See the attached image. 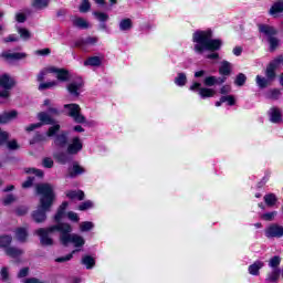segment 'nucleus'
I'll use <instances>...</instances> for the list:
<instances>
[{"label":"nucleus","mask_w":283,"mask_h":283,"mask_svg":"<svg viewBox=\"0 0 283 283\" xmlns=\"http://www.w3.org/2000/svg\"><path fill=\"white\" fill-rule=\"evenodd\" d=\"M30 275V268L29 266H25V268H22L19 273H18V279L21 280L23 277H28Z\"/></svg>","instance_id":"60"},{"label":"nucleus","mask_w":283,"mask_h":283,"mask_svg":"<svg viewBox=\"0 0 283 283\" xmlns=\"http://www.w3.org/2000/svg\"><path fill=\"white\" fill-rule=\"evenodd\" d=\"M175 84L178 85V87H185V85H187V74L178 73L175 77Z\"/></svg>","instance_id":"36"},{"label":"nucleus","mask_w":283,"mask_h":283,"mask_svg":"<svg viewBox=\"0 0 283 283\" xmlns=\"http://www.w3.org/2000/svg\"><path fill=\"white\" fill-rule=\"evenodd\" d=\"M33 8H38L39 10L43 8H48L50 6V0H34L32 3Z\"/></svg>","instance_id":"48"},{"label":"nucleus","mask_w":283,"mask_h":283,"mask_svg":"<svg viewBox=\"0 0 283 283\" xmlns=\"http://www.w3.org/2000/svg\"><path fill=\"white\" fill-rule=\"evenodd\" d=\"M260 34L266 36L269 43V52H275L280 48V39H277V29L270 24H258Z\"/></svg>","instance_id":"6"},{"label":"nucleus","mask_w":283,"mask_h":283,"mask_svg":"<svg viewBox=\"0 0 283 283\" xmlns=\"http://www.w3.org/2000/svg\"><path fill=\"white\" fill-rule=\"evenodd\" d=\"M81 87H83V82H73V83H70L67 85V92L71 94V96H81V93L78 92V90H81Z\"/></svg>","instance_id":"19"},{"label":"nucleus","mask_w":283,"mask_h":283,"mask_svg":"<svg viewBox=\"0 0 283 283\" xmlns=\"http://www.w3.org/2000/svg\"><path fill=\"white\" fill-rule=\"evenodd\" d=\"M28 54L25 53H2V57L11 61H21V59H25Z\"/></svg>","instance_id":"30"},{"label":"nucleus","mask_w":283,"mask_h":283,"mask_svg":"<svg viewBox=\"0 0 283 283\" xmlns=\"http://www.w3.org/2000/svg\"><path fill=\"white\" fill-rule=\"evenodd\" d=\"M94 229V223L92 221H84L80 226V231L87 232Z\"/></svg>","instance_id":"51"},{"label":"nucleus","mask_w":283,"mask_h":283,"mask_svg":"<svg viewBox=\"0 0 283 283\" xmlns=\"http://www.w3.org/2000/svg\"><path fill=\"white\" fill-rule=\"evenodd\" d=\"M67 171H69L67 174L69 178H77V176H83V174H85L86 170L83 166L77 164V161H74L73 166L69 167Z\"/></svg>","instance_id":"13"},{"label":"nucleus","mask_w":283,"mask_h":283,"mask_svg":"<svg viewBox=\"0 0 283 283\" xmlns=\"http://www.w3.org/2000/svg\"><path fill=\"white\" fill-rule=\"evenodd\" d=\"M56 85H59L56 81L42 82L39 84L38 90L39 92H45V90H52V87H56Z\"/></svg>","instance_id":"34"},{"label":"nucleus","mask_w":283,"mask_h":283,"mask_svg":"<svg viewBox=\"0 0 283 283\" xmlns=\"http://www.w3.org/2000/svg\"><path fill=\"white\" fill-rule=\"evenodd\" d=\"M88 10H92V3H90V0H83L80 4L78 11L82 12V14H85Z\"/></svg>","instance_id":"44"},{"label":"nucleus","mask_w":283,"mask_h":283,"mask_svg":"<svg viewBox=\"0 0 283 283\" xmlns=\"http://www.w3.org/2000/svg\"><path fill=\"white\" fill-rule=\"evenodd\" d=\"M67 154L71 156H76V154L83 151V142L81 137H73L71 144L66 148Z\"/></svg>","instance_id":"9"},{"label":"nucleus","mask_w":283,"mask_h":283,"mask_svg":"<svg viewBox=\"0 0 283 283\" xmlns=\"http://www.w3.org/2000/svg\"><path fill=\"white\" fill-rule=\"evenodd\" d=\"M72 118L75 123H78V124L87 123V118H85L83 114H81V112L74 115Z\"/></svg>","instance_id":"63"},{"label":"nucleus","mask_w":283,"mask_h":283,"mask_svg":"<svg viewBox=\"0 0 283 283\" xmlns=\"http://www.w3.org/2000/svg\"><path fill=\"white\" fill-rule=\"evenodd\" d=\"M221 101L223 103H228L230 107H233V105H235V96L233 95H223L221 96Z\"/></svg>","instance_id":"53"},{"label":"nucleus","mask_w":283,"mask_h":283,"mask_svg":"<svg viewBox=\"0 0 283 283\" xmlns=\"http://www.w3.org/2000/svg\"><path fill=\"white\" fill-rule=\"evenodd\" d=\"M28 211H30V208L28 206H18L14 209V213L15 216H18V218L28 216Z\"/></svg>","instance_id":"41"},{"label":"nucleus","mask_w":283,"mask_h":283,"mask_svg":"<svg viewBox=\"0 0 283 283\" xmlns=\"http://www.w3.org/2000/svg\"><path fill=\"white\" fill-rule=\"evenodd\" d=\"M43 142H45V135L41 133H36L31 140V145H34V143H43Z\"/></svg>","instance_id":"58"},{"label":"nucleus","mask_w":283,"mask_h":283,"mask_svg":"<svg viewBox=\"0 0 283 283\" xmlns=\"http://www.w3.org/2000/svg\"><path fill=\"white\" fill-rule=\"evenodd\" d=\"M35 177L29 176L24 182H22V189H30L34 185Z\"/></svg>","instance_id":"56"},{"label":"nucleus","mask_w":283,"mask_h":283,"mask_svg":"<svg viewBox=\"0 0 283 283\" xmlns=\"http://www.w3.org/2000/svg\"><path fill=\"white\" fill-rule=\"evenodd\" d=\"M17 85V81L10 76L8 73H3L0 75V98H10V90H12Z\"/></svg>","instance_id":"7"},{"label":"nucleus","mask_w":283,"mask_h":283,"mask_svg":"<svg viewBox=\"0 0 283 283\" xmlns=\"http://www.w3.org/2000/svg\"><path fill=\"white\" fill-rule=\"evenodd\" d=\"M65 196L70 200H85V192L83 190H69L65 192Z\"/></svg>","instance_id":"18"},{"label":"nucleus","mask_w":283,"mask_h":283,"mask_svg":"<svg viewBox=\"0 0 283 283\" xmlns=\"http://www.w3.org/2000/svg\"><path fill=\"white\" fill-rule=\"evenodd\" d=\"M11 244H12V235L4 234L0 237L1 249H4L6 251V249H10Z\"/></svg>","instance_id":"33"},{"label":"nucleus","mask_w":283,"mask_h":283,"mask_svg":"<svg viewBox=\"0 0 283 283\" xmlns=\"http://www.w3.org/2000/svg\"><path fill=\"white\" fill-rule=\"evenodd\" d=\"M6 145L10 151H17V149H21V146L19 145V142H17V139L8 140Z\"/></svg>","instance_id":"45"},{"label":"nucleus","mask_w":283,"mask_h":283,"mask_svg":"<svg viewBox=\"0 0 283 283\" xmlns=\"http://www.w3.org/2000/svg\"><path fill=\"white\" fill-rule=\"evenodd\" d=\"M24 172L25 174H33L34 176H36L38 178H43V176H44V172H43V170H41V169H38V168H25L24 169Z\"/></svg>","instance_id":"50"},{"label":"nucleus","mask_w":283,"mask_h":283,"mask_svg":"<svg viewBox=\"0 0 283 283\" xmlns=\"http://www.w3.org/2000/svg\"><path fill=\"white\" fill-rule=\"evenodd\" d=\"M245 84H247V75L244 73L237 74L234 78V85H237V87H244Z\"/></svg>","instance_id":"37"},{"label":"nucleus","mask_w":283,"mask_h":283,"mask_svg":"<svg viewBox=\"0 0 283 283\" xmlns=\"http://www.w3.org/2000/svg\"><path fill=\"white\" fill-rule=\"evenodd\" d=\"M48 74H50V67L42 69L36 75L38 83H44L43 81H45V76H48Z\"/></svg>","instance_id":"49"},{"label":"nucleus","mask_w":283,"mask_h":283,"mask_svg":"<svg viewBox=\"0 0 283 283\" xmlns=\"http://www.w3.org/2000/svg\"><path fill=\"white\" fill-rule=\"evenodd\" d=\"M64 109H69V116L74 118L81 112V106L78 104H65Z\"/></svg>","instance_id":"28"},{"label":"nucleus","mask_w":283,"mask_h":283,"mask_svg":"<svg viewBox=\"0 0 283 283\" xmlns=\"http://www.w3.org/2000/svg\"><path fill=\"white\" fill-rule=\"evenodd\" d=\"M266 207H275L277 205V197L275 193H268L263 197Z\"/></svg>","instance_id":"32"},{"label":"nucleus","mask_w":283,"mask_h":283,"mask_svg":"<svg viewBox=\"0 0 283 283\" xmlns=\"http://www.w3.org/2000/svg\"><path fill=\"white\" fill-rule=\"evenodd\" d=\"M231 62L223 61L221 62V65L219 66V74L220 76H231Z\"/></svg>","instance_id":"23"},{"label":"nucleus","mask_w":283,"mask_h":283,"mask_svg":"<svg viewBox=\"0 0 283 283\" xmlns=\"http://www.w3.org/2000/svg\"><path fill=\"white\" fill-rule=\"evenodd\" d=\"M81 262L88 271L96 266V259L90 254L84 255Z\"/></svg>","instance_id":"26"},{"label":"nucleus","mask_w":283,"mask_h":283,"mask_svg":"<svg viewBox=\"0 0 283 283\" xmlns=\"http://www.w3.org/2000/svg\"><path fill=\"white\" fill-rule=\"evenodd\" d=\"M192 42L195 44V52L202 54V52H218L222 48V40L213 39V30H197L192 34Z\"/></svg>","instance_id":"2"},{"label":"nucleus","mask_w":283,"mask_h":283,"mask_svg":"<svg viewBox=\"0 0 283 283\" xmlns=\"http://www.w3.org/2000/svg\"><path fill=\"white\" fill-rule=\"evenodd\" d=\"M59 132H61V125L59 124H55L51 127H49L48 132H46V136L49 138H52V137H56V135L59 134Z\"/></svg>","instance_id":"42"},{"label":"nucleus","mask_w":283,"mask_h":283,"mask_svg":"<svg viewBox=\"0 0 283 283\" xmlns=\"http://www.w3.org/2000/svg\"><path fill=\"white\" fill-rule=\"evenodd\" d=\"M38 120H40L39 124L41 127H43V125H54V123H56L54 118H52V116L45 112L38 113Z\"/></svg>","instance_id":"16"},{"label":"nucleus","mask_w":283,"mask_h":283,"mask_svg":"<svg viewBox=\"0 0 283 283\" xmlns=\"http://www.w3.org/2000/svg\"><path fill=\"white\" fill-rule=\"evenodd\" d=\"M268 238H283V226L277 223L271 224L266 230Z\"/></svg>","instance_id":"12"},{"label":"nucleus","mask_w":283,"mask_h":283,"mask_svg":"<svg viewBox=\"0 0 283 283\" xmlns=\"http://www.w3.org/2000/svg\"><path fill=\"white\" fill-rule=\"evenodd\" d=\"M42 165L43 167H45V169H52V167H54V160H52V158L50 157H45L42 160Z\"/></svg>","instance_id":"59"},{"label":"nucleus","mask_w":283,"mask_h":283,"mask_svg":"<svg viewBox=\"0 0 283 283\" xmlns=\"http://www.w3.org/2000/svg\"><path fill=\"white\" fill-rule=\"evenodd\" d=\"M63 223L53 224L48 228H39L35 233L40 238V243L42 247H52L54 244V239L50 238V233H60L63 235Z\"/></svg>","instance_id":"5"},{"label":"nucleus","mask_w":283,"mask_h":283,"mask_svg":"<svg viewBox=\"0 0 283 283\" xmlns=\"http://www.w3.org/2000/svg\"><path fill=\"white\" fill-rule=\"evenodd\" d=\"M13 202H17V197L14 193H8L2 198L3 207H10V205H13Z\"/></svg>","instance_id":"38"},{"label":"nucleus","mask_w":283,"mask_h":283,"mask_svg":"<svg viewBox=\"0 0 283 283\" xmlns=\"http://www.w3.org/2000/svg\"><path fill=\"white\" fill-rule=\"evenodd\" d=\"M280 96H282V91H280V88H272L270 91V98L272 101H277Z\"/></svg>","instance_id":"57"},{"label":"nucleus","mask_w":283,"mask_h":283,"mask_svg":"<svg viewBox=\"0 0 283 283\" xmlns=\"http://www.w3.org/2000/svg\"><path fill=\"white\" fill-rule=\"evenodd\" d=\"M0 280L2 282H10V271L8 270L7 266L1 268Z\"/></svg>","instance_id":"47"},{"label":"nucleus","mask_w":283,"mask_h":283,"mask_svg":"<svg viewBox=\"0 0 283 283\" xmlns=\"http://www.w3.org/2000/svg\"><path fill=\"white\" fill-rule=\"evenodd\" d=\"M53 158L56 160V163H59V165H67L73 160L72 155L67 151L55 153Z\"/></svg>","instance_id":"14"},{"label":"nucleus","mask_w":283,"mask_h":283,"mask_svg":"<svg viewBox=\"0 0 283 283\" xmlns=\"http://www.w3.org/2000/svg\"><path fill=\"white\" fill-rule=\"evenodd\" d=\"M134 28V22L129 18L122 19L119 22V30L122 32H128Z\"/></svg>","instance_id":"27"},{"label":"nucleus","mask_w":283,"mask_h":283,"mask_svg":"<svg viewBox=\"0 0 283 283\" xmlns=\"http://www.w3.org/2000/svg\"><path fill=\"white\" fill-rule=\"evenodd\" d=\"M35 193L40 196V199L38 208L31 213V218L36 224H43L48 220L49 211H52V207L56 202V192L51 184H36Z\"/></svg>","instance_id":"1"},{"label":"nucleus","mask_w":283,"mask_h":283,"mask_svg":"<svg viewBox=\"0 0 283 283\" xmlns=\"http://www.w3.org/2000/svg\"><path fill=\"white\" fill-rule=\"evenodd\" d=\"M199 96L201 98H213L216 96V91L213 88L201 87L199 90Z\"/></svg>","instance_id":"31"},{"label":"nucleus","mask_w":283,"mask_h":283,"mask_svg":"<svg viewBox=\"0 0 283 283\" xmlns=\"http://www.w3.org/2000/svg\"><path fill=\"white\" fill-rule=\"evenodd\" d=\"M67 218H69V220H71V222H78L81 220V218L78 217V213H76L74 211H69Z\"/></svg>","instance_id":"64"},{"label":"nucleus","mask_w":283,"mask_h":283,"mask_svg":"<svg viewBox=\"0 0 283 283\" xmlns=\"http://www.w3.org/2000/svg\"><path fill=\"white\" fill-rule=\"evenodd\" d=\"M50 74H56V78L60 83H70L72 81V74L67 69H59L56 66L49 67Z\"/></svg>","instance_id":"8"},{"label":"nucleus","mask_w":283,"mask_h":283,"mask_svg":"<svg viewBox=\"0 0 283 283\" xmlns=\"http://www.w3.org/2000/svg\"><path fill=\"white\" fill-rule=\"evenodd\" d=\"M15 235L19 242H25V240H28V230L25 228H18Z\"/></svg>","instance_id":"35"},{"label":"nucleus","mask_w":283,"mask_h":283,"mask_svg":"<svg viewBox=\"0 0 283 283\" xmlns=\"http://www.w3.org/2000/svg\"><path fill=\"white\" fill-rule=\"evenodd\" d=\"M282 65V57L270 61L265 69V77L256 75L255 83L260 90H266L277 78V67Z\"/></svg>","instance_id":"4"},{"label":"nucleus","mask_w":283,"mask_h":283,"mask_svg":"<svg viewBox=\"0 0 283 283\" xmlns=\"http://www.w3.org/2000/svg\"><path fill=\"white\" fill-rule=\"evenodd\" d=\"M19 112L17 109L3 112L0 115V125H8V123H12V120H17Z\"/></svg>","instance_id":"11"},{"label":"nucleus","mask_w":283,"mask_h":283,"mask_svg":"<svg viewBox=\"0 0 283 283\" xmlns=\"http://www.w3.org/2000/svg\"><path fill=\"white\" fill-rule=\"evenodd\" d=\"M281 262H282V259L280 256L275 255L272 259H270L269 266H271V269H280L277 266H280Z\"/></svg>","instance_id":"54"},{"label":"nucleus","mask_w":283,"mask_h":283,"mask_svg":"<svg viewBox=\"0 0 283 283\" xmlns=\"http://www.w3.org/2000/svg\"><path fill=\"white\" fill-rule=\"evenodd\" d=\"M95 19L99 21V23H106V21H109V14L101 11L93 12Z\"/></svg>","instance_id":"40"},{"label":"nucleus","mask_w":283,"mask_h":283,"mask_svg":"<svg viewBox=\"0 0 283 283\" xmlns=\"http://www.w3.org/2000/svg\"><path fill=\"white\" fill-rule=\"evenodd\" d=\"M281 273H282V270L273 269L272 272L268 273L265 282L276 283L280 280Z\"/></svg>","instance_id":"24"},{"label":"nucleus","mask_w":283,"mask_h":283,"mask_svg":"<svg viewBox=\"0 0 283 283\" xmlns=\"http://www.w3.org/2000/svg\"><path fill=\"white\" fill-rule=\"evenodd\" d=\"M10 140V133L0 128V145H6Z\"/></svg>","instance_id":"55"},{"label":"nucleus","mask_w":283,"mask_h":283,"mask_svg":"<svg viewBox=\"0 0 283 283\" xmlns=\"http://www.w3.org/2000/svg\"><path fill=\"white\" fill-rule=\"evenodd\" d=\"M85 67L91 66V67H101L103 65V60H101L99 56H90L84 61Z\"/></svg>","instance_id":"20"},{"label":"nucleus","mask_w":283,"mask_h":283,"mask_svg":"<svg viewBox=\"0 0 283 283\" xmlns=\"http://www.w3.org/2000/svg\"><path fill=\"white\" fill-rule=\"evenodd\" d=\"M74 253H76V250H73L71 253L66 254L65 256H59L55 259V262L59 264H63V262H70L72 258H74Z\"/></svg>","instance_id":"46"},{"label":"nucleus","mask_w":283,"mask_h":283,"mask_svg":"<svg viewBox=\"0 0 283 283\" xmlns=\"http://www.w3.org/2000/svg\"><path fill=\"white\" fill-rule=\"evenodd\" d=\"M271 123L279 124L282 123V111L277 107H272L270 113Z\"/></svg>","instance_id":"22"},{"label":"nucleus","mask_w":283,"mask_h":283,"mask_svg":"<svg viewBox=\"0 0 283 283\" xmlns=\"http://www.w3.org/2000/svg\"><path fill=\"white\" fill-rule=\"evenodd\" d=\"M18 33L20 34V39H22V41H30V39H32V33H30V30L25 28H19Z\"/></svg>","instance_id":"39"},{"label":"nucleus","mask_w":283,"mask_h":283,"mask_svg":"<svg viewBox=\"0 0 283 283\" xmlns=\"http://www.w3.org/2000/svg\"><path fill=\"white\" fill-rule=\"evenodd\" d=\"M85 45H87L85 39H78L71 45V48H78L80 50H83Z\"/></svg>","instance_id":"61"},{"label":"nucleus","mask_w":283,"mask_h":283,"mask_svg":"<svg viewBox=\"0 0 283 283\" xmlns=\"http://www.w3.org/2000/svg\"><path fill=\"white\" fill-rule=\"evenodd\" d=\"M93 203L92 201H84L78 206V211H87V209H92Z\"/></svg>","instance_id":"62"},{"label":"nucleus","mask_w":283,"mask_h":283,"mask_svg":"<svg viewBox=\"0 0 283 283\" xmlns=\"http://www.w3.org/2000/svg\"><path fill=\"white\" fill-rule=\"evenodd\" d=\"M72 23L74 28H78L80 30H87L90 28V22L81 17L72 19Z\"/></svg>","instance_id":"25"},{"label":"nucleus","mask_w":283,"mask_h":283,"mask_svg":"<svg viewBox=\"0 0 283 283\" xmlns=\"http://www.w3.org/2000/svg\"><path fill=\"white\" fill-rule=\"evenodd\" d=\"M70 133L63 130L62 133L55 135L54 145L55 147H65L67 145V136Z\"/></svg>","instance_id":"17"},{"label":"nucleus","mask_w":283,"mask_h":283,"mask_svg":"<svg viewBox=\"0 0 283 283\" xmlns=\"http://www.w3.org/2000/svg\"><path fill=\"white\" fill-rule=\"evenodd\" d=\"M275 216H277V211L265 212L261 218L265 220V222H273V220H275Z\"/></svg>","instance_id":"52"},{"label":"nucleus","mask_w":283,"mask_h":283,"mask_svg":"<svg viewBox=\"0 0 283 283\" xmlns=\"http://www.w3.org/2000/svg\"><path fill=\"white\" fill-rule=\"evenodd\" d=\"M218 83V77L210 75L205 77L203 80V85H206V87H213V85H217Z\"/></svg>","instance_id":"43"},{"label":"nucleus","mask_w":283,"mask_h":283,"mask_svg":"<svg viewBox=\"0 0 283 283\" xmlns=\"http://www.w3.org/2000/svg\"><path fill=\"white\" fill-rule=\"evenodd\" d=\"M67 207H70V202L63 201L59 208L56 213L53 217L55 224H67V222H63V218H65V212L67 211Z\"/></svg>","instance_id":"10"},{"label":"nucleus","mask_w":283,"mask_h":283,"mask_svg":"<svg viewBox=\"0 0 283 283\" xmlns=\"http://www.w3.org/2000/svg\"><path fill=\"white\" fill-rule=\"evenodd\" d=\"M264 269V262L255 261L253 264L249 265L248 271L250 275H260V270Z\"/></svg>","instance_id":"21"},{"label":"nucleus","mask_w":283,"mask_h":283,"mask_svg":"<svg viewBox=\"0 0 283 283\" xmlns=\"http://www.w3.org/2000/svg\"><path fill=\"white\" fill-rule=\"evenodd\" d=\"M6 255L9 258H20V255H23V250L14 248V247H9L4 250Z\"/></svg>","instance_id":"29"},{"label":"nucleus","mask_w":283,"mask_h":283,"mask_svg":"<svg viewBox=\"0 0 283 283\" xmlns=\"http://www.w3.org/2000/svg\"><path fill=\"white\" fill-rule=\"evenodd\" d=\"M60 231H62V234H60L59 240L62 247H70V244H73L75 249H82V247H85V238L77 233H72V231H74L72 224L62 223V229Z\"/></svg>","instance_id":"3"},{"label":"nucleus","mask_w":283,"mask_h":283,"mask_svg":"<svg viewBox=\"0 0 283 283\" xmlns=\"http://www.w3.org/2000/svg\"><path fill=\"white\" fill-rule=\"evenodd\" d=\"M269 14L270 17H274V19L283 14V0L274 2L269 10Z\"/></svg>","instance_id":"15"}]
</instances>
